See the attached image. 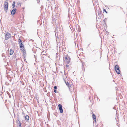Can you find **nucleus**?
<instances>
[{"label": "nucleus", "mask_w": 127, "mask_h": 127, "mask_svg": "<svg viewBox=\"0 0 127 127\" xmlns=\"http://www.w3.org/2000/svg\"><path fill=\"white\" fill-rule=\"evenodd\" d=\"M5 39L8 40L11 37V35L10 33L8 32H7L5 35Z\"/></svg>", "instance_id": "nucleus-3"}, {"label": "nucleus", "mask_w": 127, "mask_h": 127, "mask_svg": "<svg viewBox=\"0 0 127 127\" xmlns=\"http://www.w3.org/2000/svg\"><path fill=\"white\" fill-rule=\"evenodd\" d=\"M58 107L59 109L62 107V105L61 104H60L58 105Z\"/></svg>", "instance_id": "nucleus-12"}, {"label": "nucleus", "mask_w": 127, "mask_h": 127, "mask_svg": "<svg viewBox=\"0 0 127 127\" xmlns=\"http://www.w3.org/2000/svg\"><path fill=\"white\" fill-rule=\"evenodd\" d=\"M66 67H68L69 66V65H66Z\"/></svg>", "instance_id": "nucleus-19"}, {"label": "nucleus", "mask_w": 127, "mask_h": 127, "mask_svg": "<svg viewBox=\"0 0 127 127\" xmlns=\"http://www.w3.org/2000/svg\"><path fill=\"white\" fill-rule=\"evenodd\" d=\"M54 89H57V87L56 86H55L54 87Z\"/></svg>", "instance_id": "nucleus-16"}, {"label": "nucleus", "mask_w": 127, "mask_h": 127, "mask_svg": "<svg viewBox=\"0 0 127 127\" xmlns=\"http://www.w3.org/2000/svg\"><path fill=\"white\" fill-rule=\"evenodd\" d=\"M29 117L28 115H26L25 116V119L26 121H28L29 119Z\"/></svg>", "instance_id": "nucleus-7"}, {"label": "nucleus", "mask_w": 127, "mask_h": 127, "mask_svg": "<svg viewBox=\"0 0 127 127\" xmlns=\"http://www.w3.org/2000/svg\"><path fill=\"white\" fill-rule=\"evenodd\" d=\"M65 82L67 85V86L69 87V88L70 87V85L69 84V83L68 82Z\"/></svg>", "instance_id": "nucleus-8"}, {"label": "nucleus", "mask_w": 127, "mask_h": 127, "mask_svg": "<svg viewBox=\"0 0 127 127\" xmlns=\"http://www.w3.org/2000/svg\"><path fill=\"white\" fill-rule=\"evenodd\" d=\"M93 118V121H95V122H96V117L95 115L94 114H93L92 115Z\"/></svg>", "instance_id": "nucleus-6"}, {"label": "nucleus", "mask_w": 127, "mask_h": 127, "mask_svg": "<svg viewBox=\"0 0 127 127\" xmlns=\"http://www.w3.org/2000/svg\"><path fill=\"white\" fill-rule=\"evenodd\" d=\"M13 52L12 51V52H11L9 54L10 55H12L13 54Z\"/></svg>", "instance_id": "nucleus-15"}, {"label": "nucleus", "mask_w": 127, "mask_h": 127, "mask_svg": "<svg viewBox=\"0 0 127 127\" xmlns=\"http://www.w3.org/2000/svg\"><path fill=\"white\" fill-rule=\"evenodd\" d=\"M103 11H104V12H105L106 13H107V12L106 11V10L105 9H103Z\"/></svg>", "instance_id": "nucleus-17"}, {"label": "nucleus", "mask_w": 127, "mask_h": 127, "mask_svg": "<svg viewBox=\"0 0 127 127\" xmlns=\"http://www.w3.org/2000/svg\"><path fill=\"white\" fill-rule=\"evenodd\" d=\"M15 2L14 1L12 4L13 8H14L15 7Z\"/></svg>", "instance_id": "nucleus-13"}, {"label": "nucleus", "mask_w": 127, "mask_h": 127, "mask_svg": "<svg viewBox=\"0 0 127 127\" xmlns=\"http://www.w3.org/2000/svg\"><path fill=\"white\" fill-rule=\"evenodd\" d=\"M65 59L66 60L67 63L69 64L70 61V57L68 56H67L65 57Z\"/></svg>", "instance_id": "nucleus-4"}, {"label": "nucleus", "mask_w": 127, "mask_h": 127, "mask_svg": "<svg viewBox=\"0 0 127 127\" xmlns=\"http://www.w3.org/2000/svg\"><path fill=\"white\" fill-rule=\"evenodd\" d=\"M18 42H19V45H22V42L21 41V40L20 39H19L18 40Z\"/></svg>", "instance_id": "nucleus-9"}, {"label": "nucleus", "mask_w": 127, "mask_h": 127, "mask_svg": "<svg viewBox=\"0 0 127 127\" xmlns=\"http://www.w3.org/2000/svg\"><path fill=\"white\" fill-rule=\"evenodd\" d=\"M8 2L6 1L5 2V3L4 4V10L5 11L7 10L8 9Z\"/></svg>", "instance_id": "nucleus-2"}, {"label": "nucleus", "mask_w": 127, "mask_h": 127, "mask_svg": "<svg viewBox=\"0 0 127 127\" xmlns=\"http://www.w3.org/2000/svg\"><path fill=\"white\" fill-rule=\"evenodd\" d=\"M21 45L20 46V48H22L23 49L24 47V46H23V44H22V45Z\"/></svg>", "instance_id": "nucleus-14"}, {"label": "nucleus", "mask_w": 127, "mask_h": 127, "mask_svg": "<svg viewBox=\"0 0 127 127\" xmlns=\"http://www.w3.org/2000/svg\"><path fill=\"white\" fill-rule=\"evenodd\" d=\"M115 69L117 74H119L120 73V71L119 69V67L118 65H116L115 66Z\"/></svg>", "instance_id": "nucleus-1"}, {"label": "nucleus", "mask_w": 127, "mask_h": 127, "mask_svg": "<svg viewBox=\"0 0 127 127\" xmlns=\"http://www.w3.org/2000/svg\"><path fill=\"white\" fill-rule=\"evenodd\" d=\"M59 110H60V112L61 113H63V109L62 108V107L61 108H60L59 109Z\"/></svg>", "instance_id": "nucleus-10"}, {"label": "nucleus", "mask_w": 127, "mask_h": 127, "mask_svg": "<svg viewBox=\"0 0 127 127\" xmlns=\"http://www.w3.org/2000/svg\"><path fill=\"white\" fill-rule=\"evenodd\" d=\"M19 127H21V126L20 124V125H19Z\"/></svg>", "instance_id": "nucleus-20"}, {"label": "nucleus", "mask_w": 127, "mask_h": 127, "mask_svg": "<svg viewBox=\"0 0 127 127\" xmlns=\"http://www.w3.org/2000/svg\"><path fill=\"white\" fill-rule=\"evenodd\" d=\"M59 110H60V112L61 113H63V109L62 108V107L61 108H60L59 109Z\"/></svg>", "instance_id": "nucleus-11"}, {"label": "nucleus", "mask_w": 127, "mask_h": 127, "mask_svg": "<svg viewBox=\"0 0 127 127\" xmlns=\"http://www.w3.org/2000/svg\"><path fill=\"white\" fill-rule=\"evenodd\" d=\"M54 92L56 93L57 92L56 91V90H54Z\"/></svg>", "instance_id": "nucleus-18"}, {"label": "nucleus", "mask_w": 127, "mask_h": 127, "mask_svg": "<svg viewBox=\"0 0 127 127\" xmlns=\"http://www.w3.org/2000/svg\"><path fill=\"white\" fill-rule=\"evenodd\" d=\"M16 8H14L12 11L11 13L12 15H13L15 14V12H16Z\"/></svg>", "instance_id": "nucleus-5"}]
</instances>
